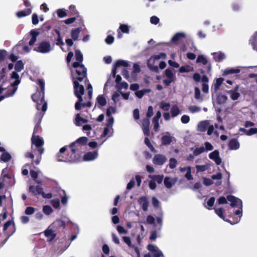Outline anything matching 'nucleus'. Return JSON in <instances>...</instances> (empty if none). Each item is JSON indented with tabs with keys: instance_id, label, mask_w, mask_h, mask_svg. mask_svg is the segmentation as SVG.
Listing matches in <instances>:
<instances>
[{
	"instance_id": "f257e3e1",
	"label": "nucleus",
	"mask_w": 257,
	"mask_h": 257,
	"mask_svg": "<svg viewBox=\"0 0 257 257\" xmlns=\"http://www.w3.org/2000/svg\"><path fill=\"white\" fill-rule=\"evenodd\" d=\"M73 69L71 73L73 80L74 93L78 98L76 102L75 108L76 110L80 109V103L82 102V95L84 94V88L83 85H79L78 81H82L86 77V68L83 65H80L77 62L73 63Z\"/></svg>"
},
{
	"instance_id": "f03ea898",
	"label": "nucleus",
	"mask_w": 257,
	"mask_h": 257,
	"mask_svg": "<svg viewBox=\"0 0 257 257\" xmlns=\"http://www.w3.org/2000/svg\"><path fill=\"white\" fill-rule=\"evenodd\" d=\"M227 200L230 202V206L234 208H237V209L235 210L234 214L238 216V217L234 218L233 221H231L229 219H225V217L223 215V210L222 208L215 207L214 208L215 212L220 218L223 219L225 221L229 222L231 224H236L239 222L242 215V201L234 196L228 195L226 198L224 197H220L218 199V203L219 204H226Z\"/></svg>"
},
{
	"instance_id": "7ed1b4c3",
	"label": "nucleus",
	"mask_w": 257,
	"mask_h": 257,
	"mask_svg": "<svg viewBox=\"0 0 257 257\" xmlns=\"http://www.w3.org/2000/svg\"><path fill=\"white\" fill-rule=\"evenodd\" d=\"M38 84L41 87V90L34 94L32 98L34 101L37 102V110L41 109L42 111L45 112L47 109V103L44 100L45 83L42 80H39Z\"/></svg>"
},
{
	"instance_id": "20e7f679",
	"label": "nucleus",
	"mask_w": 257,
	"mask_h": 257,
	"mask_svg": "<svg viewBox=\"0 0 257 257\" xmlns=\"http://www.w3.org/2000/svg\"><path fill=\"white\" fill-rule=\"evenodd\" d=\"M11 80L15 81L11 82L7 88H4L7 90L4 91V95L0 96V101L5 98L12 96L18 89V86L21 82V79L18 73L13 72L11 74Z\"/></svg>"
},
{
	"instance_id": "39448f33",
	"label": "nucleus",
	"mask_w": 257,
	"mask_h": 257,
	"mask_svg": "<svg viewBox=\"0 0 257 257\" xmlns=\"http://www.w3.org/2000/svg\"><path fill=\"white\" fill-rule=\"evenodd\" d=\"M29 192L34 196L38 197L39 195H41L44 198L50 199L52 197L51 193H45L43 189L38 185H31L29 188Z\"/></svg>"
},
{
	"instance_id": "423d86ee",
	"label": "nucleus",
	"mask_w": 257,
	"mask_h": 257,
	"mask_svg": "<svg viewBox=\"0 0 257 257\" xmlns=\"http://www.w3.org/2000/svg\"><path fill=\"white\" fill-rule=\"evenodd\" d=\"M40 123H36L34 129L33 136L31 139L32 144L35 145L36 147L42 146L44 144V141L43 139L39 136L35 135V134L38 132L40 128Z\"/></svg>"
},
{
	"instance_id": "0eeeda50",
	"label": "nucleus",
	"mask_w": 257,
	"mask_h": 257,
	"mask_svg": "<svg viewBox=\"0 0 257 257\" xmlns=\"http://www.w3.org/2000/svg\"><path fill=\"white\" fill-rule=\"evenodd\" d=\"M53 50V46L47 41L41 42L38 47L34 48V50L41 53H48Z\"/></svg>"
},
{
	"instance_id": "6e6552de",
	"label": "nucleus",
	"mask_w": 257,
	"mask_h": 257,
	"mask_svg": "<svg viewBox=\"0 0 257 257\" xmlns=\"http://www.w3.org/2000/svg\"><path fill=\"white\" fill-rule=\"evenodd\" d=\"M31 48L27 46L24 41H21L14 47V50L17 51L19 54H24L29 53Z\"/></svg>"
},
{
	"instance_id": "1a4fd4ad",
	"label": "nucleus",
	"mask_w": 257,
	"mask_h": 257,
	"mask_svg": "<svg viewBox=\"0 0 257 257\" xmlns=\"http://www.w3.org/2000/svg\"><path fill=\"white\" fill-rule=\"evenodd\" d=\"M74 144H71L69 146L71 148V153L68 157L66 158V162L74 163L77 161L79 159V154H76L77 149L74 148Z\"/></svg>"
},
{
	"instance_id": "9d476101",
	"label": "nucleus",
	"mask_w": 257,
	"mask_h": 257,
	"mask_svg": "<svg viewBox=\"0 0 257 257\" xmlns=\"http://www.w3.org/2000/svg\"><path fill=\"white\" fill-rule=\"evenodd\" d=\"M24 4L27 8L19 11L17 13V16L19 18L27 16L32 13V7L31 4L27 1H24Z\"/></svg>"
},
{
	"instance_id": "9b49d317",
	"label": "nucleus",
	"mask_w": 257,
	"mask_h": 257,
	"mask_svg": "<svg viewBox=\"0 0 257 257\" xmlns=\"http://www.w3.org/2000/svg\"><path fill=\"white\" fill-rule=\"evenodd\" d=\"M166 157L162 154L155 155L153 159V162L154 164L158 166L163 165L167 161Z\"/></svg>"
},
{
	"instance_id": "f8f14e48",
	"label": "nucleus",
	"mask_w": 257,
	"mask_h": 257,
	"mask_svg": "<svg viewBox=\"0 0 257 257\" xmlns=\"http://www.w3.org/2000/svg\"><path fill=\"white\" fill-rule=\"evenodd\" d=\"M180 172L185 173L184 176L188 180H192L193 178L191 175V167L190 166L181 167L179 168Z\"/></svg>"
},
{
	"instance_id": "ddd939ff",
	"label": "nucleus",
	"mask_w": 257,
	"mask_h": 257,
	"mask_svg": "<svg viewBox=\"0 0 257 257\" xmlns=\"http://www.w3.org/2000/svg\"><path fill=\"white\" fill-rule=\"evenodd\" d=\"M148 249L153 253L154 257H160L163 255L161 251L155 245L149 244L148 245Z\"/></svg>"
},
{
	"instance_id": "4468645a",
	"label": "nucleus",
	"mask_w": 257,
	"mask_h": 257,
	"mask_svg": "<svg viewBox=\"0 0 257 257\" xmlns=\"http://www.w3.org/2000/svg\"><path fill=\"white\" fill-rule=\"evenodd\" d=\"M209 158L215 162L217 165H220L221 163V159L219 156V153L218 150H215L209 155Z\"/></svg>"
},
{
	"instance_id": "2eb2a0df",
	"label": "nucleus",
	"mask_w": 257,
	"mask_h": 257,
	"mask_svg": "<svg viewBox=\"0 0 257 257\" xmlns=\"http://www.w3.org/2000/svg\"><path fill=\"white\" fill-rule=\"evenodd\" d=\"M175 138L171 136L169 133H166L165 135L162 136L161 138V143L163 145H168L171 144V142L175 141Z\"/></svg>"
},
{
	"instance_id": "dca6fc26",
	"label": "nucleus",
	"mask_w": 257,
	"mask_h": 257,
	"mask_svg": "<svg viewBox=\"0 0 257 257\" xmlns=\"http://www.w3.org/2000/svg\"><path fill=\"white\" fill-rule=\"evenodd\" d=\"M98 155V151L89 152L84 154L83 160L85 161H91L97 158Z\"/></svg>"
},
{
	"instance_id": "f3484780",
	"label": "nucleus",
	"mask_w": 257,
	"mask_h": 257,
	"mask_svg": "<svg viewBox=\"0 0 257 257\" xmlns=\"http://www.w3.org/2000/svg\"><path fill=\"white\" fill-rule=\"evenodd\" d=\"M150 120L149 118H145L142 123V129L144 134V135L148 137L150 135Z\"/></svg>"
},
{
	"instance_id": "a211bd4d",
	"label": "nucleus",
	"mask_w": 257,
	"mask_h": 257,
	"mask_svg": "<svg viewBox=\"0 0 257 257\" xmlns=\"http://www.w3.org/2000/svg\"><path fill=\"white\" fill-rule=\"evenodd\" d=\"M243 67H230L225 69L223 71V75H228L229 74H234V73H239L240 72V68H243Z\"/></svg>"
},
{
	"instance_id": "6ab92c4d",
	"label": "nucleus",
	"mask_w": 257,
	"mask_h": 257,
	"mask_svg": "<svg viewBox=\"0 0 257 257\" xmlns=\"http://www.w3.org/2000/svg\"><path fill=\"white\" fill-rule=\"evenodd\" d=\"M156 61H157L156 57L154 56H152L148 60L147 62V65L149 68L151 70L157 71L158 70V67L157 65H155Z\"/></svg>"
},
{
	"instance_id": "aec40b11",
	"label": "nucleus",
	"mask_w": 257,
	"mask_h": 257,
	"mask_svg": "<svg viewBox=\"0 0 257 257\" xmlns=\"http://www.w3.org/2000/svg\"><path fill=\"white\" fill-rule=\"evenodd\" d=\"M162 114L160 111H158L153 119L154 130L157 132L159 127V120L161 118Z\"/></svg>"
},
{
	"instance_id": "412c9836",
	"label": "nucleus",
	"mask_w": 257,
	"mask_h": 257,
	"mask_svg": "<svg viewBox=\"0 0 257 257\" xmlns=\"http://www.w3.org/2000/svg\"><path fill=\"white\" fill-rule=\"evenodd\" d=\"M65 227V222L61 219H57L49 226V228L57 229L60 227L64 228Z\"/></svg>"
},
{
	"instance_id": "4be33fe9",
	"label": "nucleus",
	"mask_w": 257,
	"mask_h": 257,
	"mask_svg": "<svg viewBox=\"0 0 257 257\" xmlns=\"http://www.w3.org/2000/svg\"><path fill=\"white\" fill-rule=\"evenodd\" d=\"M209 123L208 120L201 121L197 125V131L200 132H205L209 125Z\"/></svg>"
},
{
	"instance_id": "5701e85b",
	"label": "nucleus",
	"mask_w": 257,
	"mask_h": 257,
	"mask_svg": "<svg viewBox=\"0 0 257 257\" xmlns=\"http://www.w3.org/2000/svg\"><path fill=\"white\" fill-rule=\"evenodd\" d=\"M138 202L141 205L144 211H146L148 210L149 202L146 197L142 196L140 197L138 200Z\"/></svg>"
},
{
	"instance_id": "b1692460",
	"label": "nucleus",
	"mask_w": 257,
	"mask_h": 257,
	"mask_svg": "<svg viewBox=\"0 0 257 257\" xmlns=\"http://www.w3.org/2000/svg\"><path fill=\"white\" fill-rule=\"evenodd\" d=\"M240 144L238 141L235 139H231L228 144V148L231 150H236L239 148Z\"/></svg>"
},
{
	"instance_id": "393cba45",
	"label": "nucleus",
	"mask_w": 257,
	"mask_h": 257,
	"mask_svg": "<svg viewBox=\"0 0 257 257\" xmlns=\"http://www.w3.org/2000/svg\"><path fill=\"white\" fill-rule=\"evenodd\" d=\"M113 134V127L105 126L104 131L102 135L100 136V138H104L107 136L108 138L112 136Z\"/></svg>"
},
{
	"instance_id": "a878e982",
	"label": "nucleus",
	"mask_w": 257,
	"mask_h": 257,
	"mask_svg": "<svg viewBox=\"0 0 257 257\" xmlns=\"http://www.w3.org/2000/svg\"><path fill=\"white\" fill-rule=\"evenodd\" d=\"M67 147H64L60 149L59 152L58 153L56 157L57 158V160L59 162H66V158H64L62 154H63L66 150Z\"/></svg>"
},
{
	"instance_id": "bb28decb",
	"label": "nucleus",
	"mask_w": 257,
	"mask_h": 257,
	"mask_svg": "<svg viewBox=\"0 0 257 257\" xmlns=\"http://www.w3.org/2000/svg\"><path fill=\"white\" fill-rule=\"evenodd\" d=\"M176 180L173 178L166 177L164 179V185L167 188H171L175 185Z\"/></svg>"
},
{
	"instance_id": "cd10ccee",
	"label": "nucleus",
	"mask_w": 257,
	"mask_h": 257,
	"mask_svg": "<svg viewBox=\"0 0 257 257\" xmlns=\"http://www.w3.org/2000/svg\"><path fill=\"white\" fill-rule=\"evenodd\" d=\"M186 35L184 32H179L174 35L172 37L171 41L173 43H176L183 38H185Z\"/></svg>"
},
{
	"instance_id": "c85d7f7f",
	"label": "nucleus",
	"mask_w": 257,
	"mask_h": 257,
	"mask_svg": "<svg viewBox=\"0 0 257 257\" xmlns=\"http://www.w3.org/2000/svg\"><path fill=\"white\" fill-rule=\"evenodd\" d=\"M249 44L251 45L253 49L257 51V31L250 38Z\"/></svg>"
},
{
	"instance_id": "c756f323",
	"label": "nucleus",
	"mask_w": 257,
	"mask_h": 257,
	"mask_svg": "<svg viewBox=\"0 0 257 257\" xmlns=\"http://www.w3.org/2000/svg\"><path fill=\"white\" fill-rule=\"evenodd\" d=\"M141 71L140 65L138 63H135L133 65V70L132 73V77L134 80H136L137 74Z\"/></svg>"
},
{
	"instance_id": "7c9ffc66",
	"label": "nucleus",
	"mask_w": 257,
	"mask_h": 257,
	"mask_svg": "<svg viewBox=\"0 0 257 257\" xmlns=\"http://www.w3.org/2000/svg\"><path fill=\"white\" fill-rule=\"evenodd\" d=\"M82 30V29L81 28H77L71 30V36L73 40L75 41L78 39L79 33Z\"/></svg>"
},
{
	"instance_id": "2f4dec72",
	"label": "nucleus",
	"mask_w": 257,
	"mask_h": 257,
	"mask_svg": "<svg viewBox=\"0 0 257 257\" xmlns=\"http://www.w3.org/2000/svg\"><path fill=\"white\" fill-rule=\"evenodd\" d=\"M212 55H213V58L216 61H221L225 58V54L221 52L213 53Z\"/></svg>"
},
{
	"instance_id": "473e14b6",
	"label": "nucleus",
	"mask_w": 257,
	"mask_h": 257,
	"mask_svg": "<svg viewBox=\"0 0 257 257\" xmlns=\"http://www.w3.org/2000/svg\"><path fill=\"white\" fill-rule=\"evenodd\" d=\"M87 122V120L81 117L79 113L76 114L75 119V123L76 125L80 126L82 124L86 123Z\"/></svg>"
},
{
	"instance_id": "72a5a7b5",
	"label": "nucleus",
	"mask_w": 257,
	"mask_h": 257,
	"mask_svg": "<svg viewBox=\"0 0 257 257\" xmlns=\"http://www.w3.org/2000/svg\"><path fill=\"white\" fill-rule=\"evenodd\" d=\"M180 110L177 105H173L171 108V114L172 117H174L179 115Z\"/></svg>"
},
{
	"instance_id": "f704fd0d",
	"label": "nucleus",
	"mask_w": 257,
	"mask_h": 257,
	"mask_svg": "<svg viewBox=\"0 0 257 257\" xmlns=\"http://www.w3.org/2000/svg\"><path fill=\"white\" fill-rule=\"evenodd\" d=\"M75 57L77 61V62H76L79 63L80 65H83L82 64H81L83 60V55L80 50H76L75 51Z\"/></svg>"
},
{
	"instance_id": "c9c22d12",
	"label": "nucleus",
	"mask_w": 257,
	"mask_h": 257,
	"mask_svg": "<svg viewBox=\"0 0 257 257\" xmlns=\"http://www.w3.org/2000/svg\"><path fill=\"white\" fill-rule=\"evenodd\" d=\"M195 167L197 170V173H199L204 172L208 170L210 167V165L207 164L203 165H197Z\"/></svg>"
},
{
	"instance_id": "e433bc0d",
	"label": "nucleus",
	"mask_w": 257,
	"mask_h": 257,
	"mask_svg": "<svg viewBox=\"0 0 257 257\" xmlns=\"http://www.w3.org/2000/svg\"><path fill=\"white\" fill-rule=\"evenodd\" d=\"M149 177L155 181V182H157L158 184L162 183L164 176L163 175H149Z\"/></svg>"
},
{
	"instance_id": "4c0bfd02",
	"label": "nucleus",
	"mask_w": 257,
	"mask_h": 257,
	"mask_svg": "<svg viewBox=\"0 0 257 257\" xmlns=\"http://www.w3.org/2000/svg\"><path fill=\"white\" fill-rule=\"evenodd\" d=\"M224 79L223 78H221V77L217 78L216 79V82L214 85V89L215 92H216L218 91V90L219 89L220 85H221L222 82L224 81Z\"/></svg>"
},
{
	"instance_id": "58836bf2",
	"label": "nucleus",
	"mask_w": 257,
	"mask_h": 257,
	"mask_svg": "<svg viewBox=\"0 0 257 257\" xmlns=\"http://www.w3.org/2000/svg\"><path fill=\"white\" fill-rule=\"evenodd\" d=\"M31 34L32 35V38L29 42V45L30 46H33L36 42L37 36L38 35V34L34 31H31Z\"/></svg>"
},
{
	"instance_id": "ea45409f",
	"label": "nucleus",
	"mask_w": 257,
	"mask_h": 257,
	"mask_svg": "<svg viewBox=\"0 0 257 257\" xmlns=\"http://www.w3.org/2000/svg\"><path fill=\"white\" fill-rule=\"evenodd\" d=\"M115 67H120V66H124V67H129L130 65L129 64V62L125 60H119L115 62Z\"/></svg>"
},
{
	"instance_id": "a19ab883",
	"label": "nucleus",
	"mask_w": 257,
	"mask_h": 257,
	"mask_svg": "<svg viewBox=\"0 0 257 257\" xmlns=\"http://www.w3.org/2000/svg\"><path fill=\"white\" fill-rule=\"evenodd\" d=\"M194 97L199 102H202L203 101V97L201 95L200 90L198 87L195 88Z\"/></svg>"
},
{
	"instance_id": "79ce46f5",
	"label": "nucleus",
	"mask_w": 257,
	"mask_h": 257,
	"mask_svg": "<svg viewBox=\"0 0 257 257\" xmlns=\"http://www.w3.org/2000/svg\"><path fill=\"white\" fill-rule=\"evenodd\" d=\"M120 91H116L115 92L112 96V99L114 102L115 104H116L117 102H118L120 100Z\"/></svg>"
},
{
	"instance_id": "37998d69",
	"label": "nucleus",
	"mask_w": 257,
	"mask_h": 257,
	"mask_svg": "<svg viewBox=\"0 0 257 257\" xmlns=\"http://www.w3.org/2000/svg\"><path fill=\"white\" fill-rule=\"evenodd\" d=\"M193 71V68L189 65L182 66L179 69V72L181 73L189 72Z\"/></svg>"
},
{
	"instance_id": "c03bdc74",
	"label": "nucleus",
	"mask_w": 257,
	"mask_h": 257,
	"mask_svg": "<svg viewBox=\"0 0 257 257\" xmlns=\"http://www.w3.org/2000/svg\"><path fill=\"white\" fill-rule=\"evenodd\" d=\"M43 212L46 215H50L53 211L51 206L49 205H44L42 208Z\"/></svg>"
},
{
	"instance_id": "a18cd8bd",
	"label": "nucleus",
	"mask_w": 257,
	"mask_h": 257,
	"mask_svg": "<svg viewBox=\"0 0 257 257\" xmlns=\"http://www.w3.org/2000/svg\"><path fill=\"white\" fill-rule=\"evenodd\" d=\"M15 69L16 72H20L24 69V63L22 61H18L15 64Z\"/></svg>"
},
{
	"instance_id": "49530a36",
	"label": "nucleus",
	"mask_w": 257,
	"mask_h": 257,
	"mask_svg": "<svg viewBox=\"0 0 257 257\" xmlns=\"http://www.w3.org/2000/svg\"><path fill=\"white\" fill-rule=\"evenodd\" d=\"M45 234L47 237H50L51 240L54 238L56 236L54 231L50 228H48L45 231Z\"/></svg>"
},
{
	"instance_id": "de8ad7c7",
	"label": "nucleus",
	"mask_w": 257,
	"mask_h": 257,
	"mask_svg": "<svg viewBox=\"0 0 257 257\" xmlns=\"http://www.w3.org/2000/svg\"><path fill=\"white\" fill-rule=\"evenodd\" d=\"M197 63H201L203 65H206L207 64L208 61L206 58L204 56L202 55H200L198 56L197 60H196Z\"/></svg>"
},
{
	"instance_id": "09e8293b",
	"label": "nucleus",
	"mask_w": 257,
	"mask_h": 257,
	"mask_svg": "<svg viewBox=\"0 0 257 257\" xmlns=\"http://www.w3.org/2000/svg\"><path fill=\"white\" fill-rule=\"evenodd\" d=\"M87 141H88V139L86 137H80L79 139H78L76 140V141L75 142H74L73 144H75L74 146L77 144L84 145L87 143Z\"/></svg>"
},
{
	"instance_id": "8fccbe9b",
	"label": "nucleus",
	"mask_w": 257,
	"mask_h": 257,
	"mask_svg": "<svg viewBox=\"0 0 257 257\" xmlns=\"http://www.w3.org/2000/svg\"><path fill=\"white\" fill-rule=\"evenodd\" d=\"M188 109L191 113H194L201 111V108L196 105H190L188 107Z\"/></svg>"
},
{
	"instance_id": "3c124183",
	"label": "nucleus",
	"mask_w": 257,
	"mask_h": 257,
	"mask_svg": "<svg viewBox=\"0 0 257 257\" xmlns=\"http://www.w3.org/2000/svg\"><path fill=\"white\" fill-rule=\"evenodd\" d=\"M177 164V161L176 159L173 158L170 159L169 162L168 164V166L171 169L175 168L176 167Z\"/></svg>"
},
{
	"instance_id": "603ef678",
	"label": "nucleus",
	"mask_w": 257,
	"mask_h": 257,
	"mask_svg": "<svg viewBox=\"0 0 257 257\" xmlns=\"http://www.w3.org/2000/svg\"><path fill=\"white\" fill-rule=\"evenodd\" d=\"M228 93L230 94V98L233 100L237 99L240 96V94L237 92H234L230 90L228 92Z\"/></svg>"
},
{
	"instance_id": "864d4df0",
	"label": "nucleus",
	"mask_w": 257,
	"mask_h": 257,
	"mask_svg": "<svg viewBox=\"0 0 257 257\" xmlns=\"http://www.w3.org/2000/svg\"><path fill=\"white\" fill-rule=\"evenodd\" d=\"M204 152L205 150L204 147L197 148L193 151V155L195 156H197Z\"/></svg>"
},
{
	"instance_id": "5fc2aeb1",
	"label": "nucleus",
	"mask_w": 257,
	"mask_h": 257,
	"mask_svg": "<svg viewBox=\"0 0 257 257\" xmlns=\"http://www.w3.org/2000/svg\"><path fill=\"white\" fill-rule=\"evenodd\" d=\"M97 100L101 106H104L106 103V99L102 95H99L97 98Z\"/></svg>"
},
{
	"instance_id": "6e6d98bb",
	"label": "nucleus",
	"mask_w": 257,
	"mask_h": 257,
	"mask_svg": "<svg viewBox=\"0 0 257 257\" xmlns=\"http://www.w3.org/2000/svg\"><path fill=\"white\" fill-rule=\"evenodd\" d=\"M44 112H44V111H43V112H38L36 114L35 118V121L36 123H40L41 122V119L44 116Z\"/></svg>"
},
{
	"instance_id": "4d7b16f0",
	"label": "nucleus",
	"mask_w": 257,
	"mask_h": 257,
	"mask_svg": "<svg viewBox=\"0 0 257 257\" xmlns=\"http://www.w3.org/2000/svg\"><path fill=\"white\" fill-rule=\"evenodd\" d=\"M122 75L124 76V77L127 79L128 81L130 82H132V81H134L133 80V78H132V77L131 76V77H130V75H129V73H128V72L125 69H123L122 71Z\"/></svg>"
},
{
	"instance_id": "13d9d810",
	"label": "nucleus",
	"mask_w": 257,
	"mask_h": 257,
	"mask_svg": "<svg viewBox=\"0 0 257 257\" xmlns=\"http://www.w3.org/2000/svg\"><path fill=\"white\" fill-rule=\"evenodd\" d=\"M116 112L115 107L110 106L106 110V115L107 116H112V114L115 113Z\"/></svg>"
},
{
	"instance_id": "bf43d9fd",
	"label": "nucleus",
	"mask_w": 257,
	"mask_h": 257,
	"mask_svg": "<svg viewBox=\"0 0 257 257\" xmlns=\"http://www.w3.org/2000/svg\"><path fill=\"white\" fill-rule=\"evenodd\" d=\"M119 29L124 33L128 34L129 33V28L127 25L120 24L119 27Z\"/></svg>"
},
{
	"instance_id": "052dcab7",
	"label": "nucleus",
	"mask_w": 257,
	"mask_h": 257,
	"mask_svg": "<svg viewBox=\"0 0 257 257\" xmlns=\"http://www.w3.org/2000/svg\"><path fill=\"white\" fill-rule=\"evenodd\" d=\"M128 84L124 81L121 82L118 85L116 86L117 89L121 90L122 89H127L128 88Z\"/></svg>"
},
{
	"instance_id": "680f3d73",
	"label": "nucleus",
	"mask_w": 257,
	"mask_h": 257,
	"mask_svg": "<svg viewBox=\"0 0 257 257\" xmlns=\"http://www.w3.org/2000/svg\"><path fill=\"white\" fill-rule=\"evenodd\" d=\"M160 107L165 111H168L170 107V104L169 103L162 102L160 104Z\"/></svg>"
},
{
	"instance_id": "e2e57ef3",
	"label": "nucleus",
	"mask_w": 257,
	"mask_h": 257,
	"mask_svg": "<svg viewBox=\"0 0 257 257\" xmlns=\"http://www.w3.org/2000/svg\"><path fill=\"white\" fill-rule=\"evenodd\" d=\"M155 218L152 215H148L147 217L146 222L149 224H154L155 227L156 225L155 224Z\"/></svg>"
},
{
	"instance_id": "0e129e2a",
	"label": "nucleus",
	"mask_w": 257,
	"mask_h": 257,
	"mask_svg": "<svg viewBox=\"0 0 257 257\" xmlns=\"http://www.w3.org/2000/svg\"><path fill=\"white\" fill-rule=\"evenodd\" d=\"M56 32L58 35V37L56 39V45H58V46H62V45H64V43L62 39L61 38V37L60 36V32L59 31H56Z\"/></svg>"
},
{
	"instance_id": "69168bd1",
	"label": "nucleus",
	"mask_w": 257,
	"mask_h": 257,
	"mask_svg": "<svg viewBox=\"0 0 257 257\" xmlns=\"http://www.w3.org/2000/svg\"><path fill=\"white\" fill-rule=\"evenodd\" d=\"M57 15L59 18H63L67 16L66 12L64 9H58Z\"/></svg>"
},
{
	"instance_id": "338daca9",
	"label": "nucleus",
	"mask_w": 257,
	"mask_h": 257,
	"mask_svg": "<svg viewBox=\"0 0 257 257\" xmlns=\"http://www.w3.org/2000/svg\"><path fill=\"white\" fill-rule=\"evenodd\" d=\"M35 211V209L33 207H27L25 211V213L27 215H32Z\"/></svg>"
},
{
	"instance_id": "774afa93",
	"label": "nucleus",
	"mask_w": 257,
	"mask_h": 257,
	"mask_svg": "<svg viewBox=\"0 0 257 257\" xmlns=\"http://www.w3.org/2000/svg\"><path fill=\"white\" fill-rule=\"evenodd\" d=\"M213 147L210 143L206 142L204 143L205 152L211 151L213 150Z\"/></svg>"
}]
</instances>
